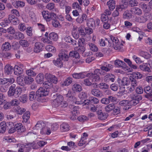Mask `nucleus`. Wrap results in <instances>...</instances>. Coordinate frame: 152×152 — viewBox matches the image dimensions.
<instances>
[{"instance_id": "obj_1", "label": "nucleus", "mask_w": 152, "mask_h": 152, "mask_svg": "<svg viewBox=\"0 0 152 152\" xmlns=\"http://www.w3.org/2000/svg\"><path fill=\"white\" fill-rule=\"evenodd\" d=\"M113 68V66L111 64H104L101 66L100 69H95L93 73L87 74L86 76L91 79L92 81L98 82L100 80V77L99 74L104 75H106L105 72L110 71Z\"/></svg>"}, {"instance_id": "obj_2", "label": "nucleus", "mask_w": 152, "mask_h": 152, "mask_svg": "<svg viewBox=\"0 0 152 152\" xmlns=\"http://www.w3.org/2000/svg\"><path fill=\"white\" fill-rule=\"evenodd\" d=\"M22 89L20 87H16V85L13 84L10 87L7 92L9 97L17 98L21 94Z\"/></svg>"}, {"instance_id": "obj_3", "label": "nucleus", "mask_w": 152, "mask_h": 152, "mask_svg": "<svg viewBox=\"0 0 152 152\" xmlns=\"http://www.w3.org/2000/svg\"><path fill=\"white\" fill-rule=\"evenodd\" d=\"M110 37L111 41L112 42V44L110 43L108 45L113 47L116 50H119L122 48L123 44L119 42V40L117 38L115 37L112 36H111Z\"/></svg>"}, {"instance_id": "obj_4", "label": "nucleus", "mask_w": 152, "mask_h": 152, "mask_svg": "<svg viewBox=\"0 0 152 152\" xmlns=\"http://www.w3.org/2000/svg\"><path fill=\"white\" fill-rule=\"evenodd\" d=\"M42 14L44 18L47 22H49L52 19L57 18L56 15L54 12H49L48 11H43Z\"/></svg>"}, {"instance_id": "obj_5", "label": "nucleus", "mask_w": 152, "mask_h": 152, "mask_svg": "<svg viewBox=\"0 0 152 152\" xmlns=\"http://www.w3.org/2000/svg\"><path fill=\"white\" fill-rule=\"evenodd\" d=\"M35 143L33 142L27 144L26 145H22L18 150V152H29L32 147L33 149L35 148L34 147Z\"/></svg>"}, {"instance_id": "obj_6", "label": "nucleus", "mask_w": 152, "mask_h": 152, "mask_svg": "<svg viewBox=\"0 0 152 152\" xmlns=\"http://www.w3.org/2000/svg\"><path fill=\"white\" fill-rule=\"evenodd\" d=\"M130 96L132 99L131 101V104L134 105L138 104L142 99L141 96L137 94H132L130 95Z\"/></svg>"}, {"instance_id": "obj_7", "label": "nucleus", "mask_w": 152, "mask_h": 152, "mask_svg": "<svg viewBox=\"0 0 152 152\" xmlns=\"http://www.w3.org/2000/svg\"><path fill=\"white\" fill-rule=\"evenodd\" d=\"M54 97L56 98L53 100L52 105L55 107H57L60 105L61 102L63 100V97L62 96L57 94L54 95Z\"/></svg>"}, {"instance_id": "obj_8", "label": "nucleus", "mask_w": 152, "mask_h": 152, "mask_svg": "<svg viewBox=\"0 0 152 152\" xmlns=\"http://www.w3.org/2000/svg\"><path fill=\"white\" fill-rule=\"evenodd\" d=\"M58 57L59 58L63 61H68L69 59L68 52L65 50H61L59 51Z\"/></svg>"}, {"instance_id": "obj_9", "label": "nucleus", "mask_w": 152, "mask_h": 152, "mask_svg": "<svg viewBox=\"0 0 152 152\" xmlns=\"http://www.w3.org/2000/svg\"><path fill=\"white\" fill-rule=\"evenodd\" d=\"M45 78L47 81L51 83H52L56 84L58 82V79L56 77L50 73L46 74Z\"/></svg>"}, {"instance_id": "obj_10", "label": "nucleus", "mask_w": 152, "mask_h": 152, "mask_svg": "<svg viewBox=\"0 0 152 152\" xmlns=\"http://www.w3.org/2000/svg\"><path fill=\"white\" fill-rule=\"evenodd\" d=\"M36 94L39 98L46 96L48 94V93L46 89L43 87H40L36 91Z\"/></svg>"}, {"instance_id": "obj_11", "label": "nucleus", "mask_w": 152, "mask_h": 152, "mask_svg": "<svg viewBox=\"0 0 152 152\" xmlns=\"http://www.w3.org/2000/svg\"><path fill=\"white\" fill-rule=\"evenodd\" d=\"M8 18L10 23H11L14 25H16L19 23V20L18 18L13 15H9Z\"/></svg>"}, {"instance_id": "obj_12", "label": "nucleus", "mask_w": 152, "mask_h": 152, "mask_svg": "<svg viewBox=\"0 0 152 152\" xmlns=\"http://www.w3.org/2000/svg\"><path fill=\"white\" fill-rule=\"evenodd\" d=\"M90 102L97 104L99 102V100L96 97H92L89 98V100H84L83 102V106L88 105L89 104Z\"/></svg>"}, {"instance_id": "obj_13", "label": "nucleus", "mask_w": 152, "mask_h": 152, "mask_svg": "<svg viewBox=\"0 0 152 152\" xmlns=\"http://www.w3.org/2000/svg\"><path fill=\"white\" fill-rule=\"evenodd\" d=\"M96 113L98 118L101 120H105L107 118L108 116L107 113L105 112H103L101 110L97 111L96 112Z\"/></svg>"}, {"instance_id": "obj_14", "label": "nucleus", "mask_w": 152, "mask_h": 152, "mask_svg": "<svg viewBox=\"0 0 152 152\" xmlns=\"http://www.w3.org/2000/svg\"><path fill=\"white\" fill-rule=\"evenodd\" d=\"M91 93L93 95L98 97H101L103 96L102 92L96 88L92 89L91 90Z\"/></svg>"}, {"instance_id": "obj_15", "label": "nucleus", "mask_w": 152, "mask_h": 152, "mask_svg": "<svg viewBox=\"0 0 152 152\" xmlns=\"http://www.w3.org/2000/svg\"><path fill=\"white\" fill-rule=\"evenodd\" d=\"M15 130L17 131L19 134L24 132L26 130L25 127L20 123H18L15 125Z\"/></svg>"}, {"instance_id": "obj_16", "label": "nucleus", "mask_w": 152, "mask_h": 152, "mask_svg": "<svg viewBox=\"0 0 152 152\" xmlns=\"http://www.w3.org/2000/svg\"><path fill=\"white\" fill-rule=\"evenodd\" d=\"M149 66L150 64L143 63L140 66V68L142 70L150 72H151V70Z\"/></svg>"}, {"instance_id": "obj_17", "label": "nucleus", "mask_w": 152, "mask_h": 152, "mask_svg": "<svg viewBox=\"0 0 152 152\" xmlns=\"http://www.w3.org/2000/svg\"><path fill=\"white\" fill-rule=\"evenodd\" d=\"M78 97L81 99L80 101H76L75 102V103L78 104H83V102L82 101L84 99H85L87 97V94L85 92H82L80 93L78 95Z\"/></svg>"}, {"instance_id": "obj_18", "label": "nucleus", "mask_w": 152, "mask_h": 152, "mask_svg": "<svg viewBox=\"0 0 152 152\" xmlns=\"http://www.w3.org/2000/svg\"><path fill=\"white\" fill-rule=\"evenodd\" d=\"M130 11L132 14L137 15H140L142 14V11L139 7H133L131 9Z\"/></svg>"}, {"instance_id": "obj_19", "label": "nucleus", "mask_w": 152, "mask_h": 152, "mask_svg": "<svg viewBox=\"0 0 152 152\" xmlns=\"http://www.w3.org/2000/svg\"><path fill=\"white\" fill-rule=\"evenodd\" d=\"M43 46V44L40 42H37L35 43L34 48V51L36 53H39L42 50Z\"/></svg>"}, {"instance_id": "obj_20", "label": "nucleus", "mask_w": 152, "mask_h": 152, "mask_svg": "<svg viewBox=\"0 0 152 152\" xmlns=\"http://www.w3.org/2000/svg\"><path fill=\"white\" fill-rule=\"evenodd\" d=\"M104 80L105 82H109L111 81L113 82L114 81L115 79L113 75L111 74H108L106 75L104 77Z\"/></svg>"}, {"instance_id": "obj_21", "label": "nucleus", "mask_w": 152, "mask_h": 152, "mask_svg": "<svg viewBox=\"0 0 152 152\" xmlns=\"http://www.w3.org/2000/svg\"><path fill=\"white\" fill-rule=\"evenodd\" d=\"M148 19L146 17L144 16H142L140 17H136L135 18V21L136 22L140 23H144Z\"/></svg>"}, {"instance_id": "obj_22", "label": "nucleus", "mask_w": 152, "mask_h": 152, "mask_svg": "<svg viewBox=\"0 0 152 152\" xmlns=\"http://www.w3.org/2000/svg\"><path fill=\"white\" fill-rule=\"evenodd\" d=\"M12 5L16 8L22 7L25 6V3L23 1H18L12 2Z\"/></svg>"}, {"instance_id": "obj_23", "label": "nucleus", "mask_w": 152, "mask_h": 152, "mask_svg": "<svg viewBox=\"0 0 152 152\" xmlns=\"http://www.w3.org/2000/svg\"><path fill=\"white\" fill-rule=\"evenodd\" d=\"M87 47L90 50L94 52H96L98 50V48L96 45L92 42H88Z\"/></svg>"}, {"instance_id": "obj_24", "label": "nucleus", "mask_w": 152, "mask_h": 152, "mask_svg": "<svg viewBox=\"0 0 152 152\" xmlns=\"http://www.w3.org/2000/svg\"><path fill=\"white\" fill-rule=\"evenodd\" d=\"M72 78L70 77L67 78L65 80L61 83V85L62 86H67L71 84L72 82Z\"/></svg>"}, {"instance_id": "obj_25", "label": "nucleus", "mask_w": 152, "mask_h": 152, "mask_svg": "<svg viewBox=\"0 0 152 152\" xmlns=\"http://www.w3.org/2000/svg\"><path fill=\"white\" fill-rule=\"evenodd\" d=\"M88 78H86L84 79L83 80V83L85 86H90L91 85H94V86H97V84L96 83H92L93 82L92 81L91 79H90L89 77H88Z\"/></svg>"}, {"instance_id": "obj_26", "label": "nucleus", "mask_w": 152, "mask_h": 152, "mask_svg": "<svg viewBox=\"0 0 152 152\" xmlns=\"http://www.w3.org/2000/svg\"><path fill=\"white\" fill-rule=\"evenodd\" d=\"M76 19V21L78 23H82L84 20H86L87 16L85 14H83L81 16H79Z\"/></svg>"}, {"instance_id": "obj_27", "label": "nucleus", "mask_w": 152, "mask_h": 152, "mask_svg": "<svg viewBox=\"0 0 152 152\" xmlns=\"http://www.w3.org/2000/svg\"><path fill=\"white\" fill-rule=\"evenodd\" d=\"M59 58H57L56 60H53V64L56 66L61 68L63 66V61Z\"/></svg>"}, {"instance_id": "obj_28", "label": "nucleus", "mask_w": 152, "mask_h": 152, "mask_svg": "<svg viewBox=\"0 0 152 152\" xmlns=\"http://www.w3.org/2000/svg\"><path fill=\"white\" fill-rule=\"evenodd\" d=\"M44 76L42 74L40 73L38 74L36 78L37 83L39 84H41L44 81Z\"/></svg>"}, {"instance_id": "obj_29", "label": "nucleus", "mask_w": 152, "mask_h": 152, "mask_svg": "<svg viewBox=\"0 0 152 152\" xmlns=\"http://www.w3.org/2000/svg\"><path fill=\"white\" fill-rule=\"evenodd\" d=\"M110 42L107 39L105 38L100 39L99 42V44L101 46L104 47L108 43L109 44Z\"/></svg>"}, {"instance_id": "obj_30", "label": "nucleus", "mask_w": 152, "mask_h": 152, "mask_svg": "<svg viewBox=\"0 0 152 152\" xmlns=\"http://www.w3.org/2000/svg\"><path fill=\"white\" fill-rule=\"evenodd\" d=\"M14 73L15 75H18L22 74L23 72V69L19 68L17 65H15L14 68Z\"/></svg>"}, {"instance_id": "obj_31", "label": "nucleus", "mask_w": 152, "mask_h": 152, "mask_svg": "<svg viewBox=\"0 0 152 152\" xmlns=\"http://www.w3.org/2000/svg\"><path fill=\"white\" fill-rule=\"evenodd\" d=\"M107 5L110 10H113L115 7V1L114 0H110L107 3Z\"/></svg>"}, {"instance_id": "obj_32", "label": "nucleus", "mask_w": 152, "mask_h": 152, "mask_svg": "<svg viewBox=\"0 0 152 152\" xmlns=\"http://www.w3.org/2000/svg\"><path fill=\"white\" fill-rule=\"evenodd\" d=\"M13 37L16 40H19L23 39L24 36L23 33L20 32H18L15 33Z\"/></svg>"}, {"instance_id": "obj_33", "label": "nucleus", "mask_w": 152, "mask_h": 152, "mask_svg": "<svg viewBox=\"0 0 152 152\" xmlns=\"http://www.w3.org/2000/svg\"><path fill=\"white\" fill-rule=\"evenodd\" d=\"M132 13L130 11L127 10L124 11L123 14V18L124 19H130L132 18Z\"/></svg>"}, {"instance_id": "obj_34", "label": "nucleus", "mask_w": 152, "mask_h": 152, "mask_svg": "<svg viewBox=\"0 0 152 152\" xmlns=\"http://www.w3.org/2000/svg\"><path fill=\"white\" fill-rule=\"evenodd\" d=\"M13 67L10 65H7L4 67V72L7 75L11 74L13 71Z\"/></svg>"}, {"instance_id": "obj_35", "label": "nucleus", "mask_w": 152, "mask_h": 152, "mask_svg": "<svg viewBox=\"0 0 152 152\" xmlns=\"http://www.w3.org/2000/svg\"><path fill=\"white\" fill-rule=\"evenodd\" d=\"M72 75L74 78L78 79L84 78L86 76L82 72L79 73H74Z\"/></svg>"}, {"instance_id": "obj_36", "label": "nucleus", "mask_w": 152, "mask_h": 152, "mask_svg": "<svg viewBox=\"0 0 152 152\" xmlns=\"http://www.w3.org/2000/svg\"><path fill=\"white\" fill-rule=\"evenodd\" d=\"M48 38L51 40L56 41L58 39V37L56 33L55 32H52L49 34Z\"/></svg>"}, {"instance_id": "obj_37", "label": "nucleus", "mask_w": 152, "mask_h": 152, "mask_svg": "<svg viewBox=\"0 0 152 152\" xmlns=\"http://www.w3.org/2000/svg\"><path fill=\"white\" fill-rule=\"evenodd\" d=\"M6 123L5 122H2L0 123V133H4L7 129Z\"/></svg>"}, {"instance_id": "obj_38", "label": "nucleus", "mask_w": 152, "mask_h": 152, "mask_svg": "<svg viewBox=\"0 0 152 152\" xmlns=\"http://www.w3.org/2000/svg\"><path fill=\"white\" fill-rule=\"evenodd\" d=\"M139 4L138 0H129L128 2V6L130 7L137 6Z\"/></svg>"}, {"instance_id": "obj_39", "label": "nucleus", "mask_w": 152, "mask_h": 152, "mask_svg": "<svg viewBox=\"0 0 152 152\" xmlns=\"http://www.w3.org/2000/svg\"><path fill=\"white\" fill-rule=\"evenodd\" d=\"M72 89L75 92H80L82 90V88L80 85L75 83L73 85Z\"/></svg>"}, {"instance_id": "obj_40", "label": "nucleus", "mask_w": 152, "mask_h": 152, "mask_svg": "<svg viewBox=\"0 0 152 152\" xmlns=\"http://www.w3.org/2000/svg\"><path fill=\"white\" fill-rule=\"evenodd\" d=\"M24 79L23 76L22 75L17 77V81L19 85L20 86H23L24 85L25 83Z\"/></svg>"}, {"instance_id": "obj_41", "label": "nucleus", "mask_w": 152, "mask_h": 152, "mask_svg": "<svg viewBox=\"0 0 152 152\" xmlns=\"http://www.w3.org/2000/svg\"><path fill=\"white\" fill-rule=\"evenodd\" d=\"M60 128L63 132L67 131L69 130V126L66 123H63L60 125Z\"/></svg>"}, {"instance_id": "obj_42", "label": "nucleus", "mask_w": 152, "mask_h": 152, "mask_svg": "<svg viewBox=\"0 0 152 152\" xmlns=\"http://www.w3.org/2000/svg\"><path fill=\"white\" fill-rule=\"evenodd\" d=\"M115 104L113 103L109 104L106 105L105 107V111L107 112H110L113 109Z\"/></svg>"}, {"instance_id": "obj_43", "label": "nucleus", "mask_w": 152, "mask_h": 152, "mask_svg": "<svg viewBox=\"0 0 152 152\" xmlns=\"http://www.w3.org/2000/svg\"><path fill=\"white\" fill-rule=\"evenodd\" d=\"M11 46V45L9 42H5L2 44L1 49L2 50L6 51L10 50Z\"/></svg>"}, {"instance_id": "obj_44", "label": "nucleus", "mask_w": 152, "mask_h": 152, "mask_svg": "<svg viewBox=\"0 0 152 152\" xmlns=\"http://www.w3.org/2000/svg\"><path fill=\"white\" fill-rule=\"evenodd\" d=\"M29 99L31 101H33L36 98H38L37 94L35 93L34 91H31L30 92L29 94Z\"/></svg>"}, {"instance_id": "obj_45", "label": "nucleus", "mask_w": 152, "mask_h": 152, "mask_svg": "<svg viewBox=\"0 0 152 152\" xmlns=\"http://www.w3.org/2000/svg\"><path fill=\"white\" fill-rule=\"evenodd\" d=\"M131 86L135 87L137 85V82L136 80L134 78L132 77H130L129 84Z\"/></svg>"}, {"instance_id": "obj_46", "label": "nucleus", "mask_w": 152, "mask_h": 152, "mask_svg": "<svg viewBox=\"0 0 152 152\" xmlns=\"http://www.w3.org/2000/svg\"><path fill=\"white\" fill-rule=\"evenodd\" d=\"M98 86L100 89L103 90L108 89L109 88V86L105 83H99Z\"/></svg>"}, {"instance_id": "obj_47", "label": "nucleus", "mask_w": 152, "mask_h": 152, "mask_svg": "<svg viewBox=\"0 0 152 152\" xmlns=\"http://www.w3.org/2000/svg\"><path fill=\"white\" fill-rule=\"evenodd\" d=\"M24 80L25 83L30 84L34 81V79L31 77L28 76L25 77Z\"/></svg>"}, {"instance_id": "obj_48", "label": "nucleus", "mask_w": 152, "mask_h": 152, "mask_svg": "<svg viewBox=\"0 0 152 152\" xmlns=\"http://www.w3.org/2000/svg\"><path fill=\"white\" fill-rule=\"evenodd\" d=\"M69 55L70 57H72L76 58L80 57V55L79 53L75 51L72 50L70 51L69 52Z\"/></svg>"}, {"instance_id": "obj_49", "label": "nucleus", "mask_w": 152, "mask_h": 152, "mask_svg": "<svg viewBox=\"0 0 152 152\" xmlns=\"http://www.w3.org/2000/svg\"><path fill=\"white\" fill-rule=\"evenodd\" d=\"M139 54L142 57L146 59H148L150 57V54L147 52L142 51H140L139 52Z\"/></svg>"}, {"instance_id": "obj_50", "label": "nucleus", "mask_w": 152, "mask_h": 152, "mask_svg": "<svg viewBox=\"0 0 152 152\" xmlns=\"http://www.w3.org/2000/svg\"><path fill=\"white\" fill-rule=\"evenodd\" d=\"M87 24L88 27H93L95 26V23L94 20L93 18H90L87 21Z\"/></svg>"}, {"instance_id": "obj_51", "label": "nucleus", "mask_w": 152, "mask_h": 152, "mask_svg": "<svg viewBox=\"0 0 152 152\" xmlns=\"http://www.w3.org/2000/svg\"><path fill=\"white\" fill-rule=\"evenodd\" d=\"M30 113L28 111H26L23 115L22 117L25 122H27L30 118Z\"/></svg>"}, {"instance_id": "obj_52", "label": "nucleus", "mask_w": 152, "mask_h": 152, "mask_svg": "<svg viewBox=\"0 0 152 152\" xmlns=\"http://www.w3.org/2000/svg\"><path fill=\"white\" fill-rule=\"evenodd\" d=\"M127 7V6L122 4H121L116 6V8L117 10H118L120 12H121L123 10L126 9Z\"/></svg>"}, {"instance_id": "obj_53", "label": "nucleus", "mask_w": 152, "mask_h": 152, "mask_svg": "<svg viewBox=\"0 0 152 152\" xmlns=\"http://www.w3.org/2000/svg\"><path fill=\"white\" fill-rule=\"evenodd\" d=\"M72 7L75 10H81V5L77 2H74L72 4Z\"/></svg>"}, {"instance_id": "obj_54", "label": "nucleus", "mask_w": 152, "mask_h": 152, "mask_svg": "<svg viewBox=\"0 0 152 152\" xmlns=\"http://www.w3.org/2000/svg\"><path fill=\"white\" fill-rule=\"evenodd\" d=\"M56 19V18L52 19L53 20L52 22V24L53 27L55 28L61 26V25L59 22V21L57 20Z\"/></svg>"}, {"instance_id": "obj_55", "label": "nucleus", "mask_w": 152, "mask_h": 152, "mask_svg": "<svg viewBox=\"0 0 152 152\" xmlns=\"http://www.w3.org/2000/svg\"><path fill=\"white\" fill-rule=\"evenodd\" d=\"M130 77H124L123 78L122 81V85L123 86H127L129 84Z\"/></svg>"}, {"instance_id": "obj_56", "label": "nucleus", "mask_w": 152, "mask_h": 152, "mask_svg": "<svg viewBox=\"0 0 152 152\" xmlns=\"http://www.w3.org/2000/svg\"><path fill=\"white\" fill-rule=\"evenodd\" d=\"M132 75V77H134L135 79H141L142 76V75L138 72H134Z\"/></svg>"}, {"instance_id": "obj_57", "label": "nucleus", "mask_w": 152, "mask_h": 152, "mask_svg": "<svg viewBox=\"0 0 152 152\" xmlns=\"http://www.w3.org/2000/svg\"><path fill=\"white\" fill-rule=\"evenodd\" d=\"M20 44L22 46L24 47H27L29 45L28 42L26 40H21L19 42Z\"/></svg>"}, {"instance_id": "obj_58", "label": "nucleus", "mask_w": 152, "mask_h": 152, "mask_svg": "<svg viewBox=\"0 0 152 152\" xmlns=\"http://www.w3.org/2000/svg\"><path fill=\"white\" fill-rule=\"evenodd\" d=\"M43 85V86L46 89L50 88L53 86V85L51 83L48 81L45 82Z\"/></svg>"}, {"instance_id": "obj_59", "label": "nucleus", "mask_w": 152, "mask_h": 152, "mask_svg": "<svg viewBox=\"0 0 152 152\" xmlns=\"http://www.w3.org/2000/svg\"><path fill=\"white\" fill-rule=\"evenodd\" d=\"M45 124L41 121H38L35 126V129L37 130L41 129L42 126H44Z\"/></svg>"}, {"instance_id": "obj_60", "label": "nucleus", "mask_w": 152, "mask_h": 152, "mask_svg": "<svg viewBox=\"0 0 152 152\" xmlns=\"http://www.w3.org/2000/svg\"><path fill=\"white\" fill-rule=\"evenodd\" d=\"M101 19V21L103 22V23L108 22L109 20V18L108 16L104 14H103L102 15Z\"/></svg>"}, {"instance_id": "obj_61", "label": "nucleus", "mask_w": 152, "mask_h": 152, "mask_svg": "<svg viewBox=\"0 0 152 152\" xmlns=\"http://www.w3.org/2000/svg\"><path fill=\"white\" fill-rule=\"evenodd\" d=\"M46 8L48 10H53L55 8V4L53 2L49 3L46 6Z\"/></svg>"}, {"instance_id": "obj_62", "label": "nucleus", "mask_w": 152, "mask_h": 152, "mask_svg": "<svg viewBox=\"0 0 152 152\" xmlns=\"http://www.w3.org/2000/svg\"><path fill=\"white\" fill-rule=\"evenodd\" d=\"M27 99V96L26 95V94L22 95L19 98V100L20 101L23 103H25L26 102Z\"/></svg>"}, {"instance_id": "obj_63", "label": "nucleus", "mask_w": 152, "mask_h": 152, "mask_svg": "<svg viewBox=\"0 0 152 152\" xmlns=\"http://www.w3.org/2000/svg\"><path fill=\"white\" fill-rule=\"evenodd\" d=\"M77 119L79 121L81 122L87 121L88 120V117L84 115H81L79 116L78 117Z\"/></svg>"}, {"instance_id": "obj_64", "label": "nucleus", "mask_w": 152, "mask_h": 152, "mask_svg": "<svg viewBox=\"0 0 152 152\" xmlns=\"http://www.w3.org/2000/svg\"><path fill=\"white\" fill-rule=\"evenodd\" d=\"M10 23L8 18H5L4 19L3 22L0 23V26L2 27H4L8 25V24Z\"/></svg>"}]
</instances>
